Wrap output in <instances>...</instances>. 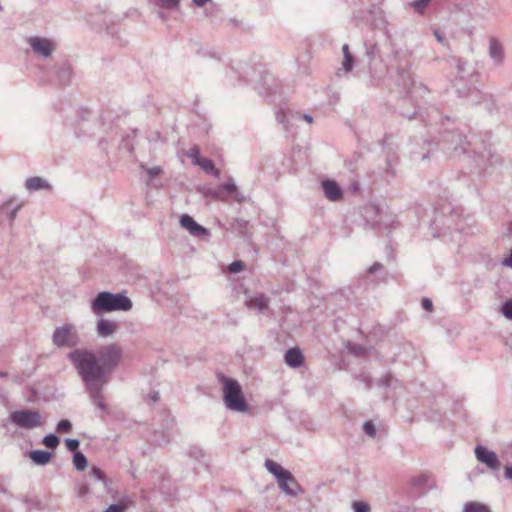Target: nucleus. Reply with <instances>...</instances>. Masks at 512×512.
<instances>
[{"mask_svg":"<svg viewBox=\"0 0 512 512\" xmlns=\"http://www.w3.org/2000/svg\"><path fill=\"white\" fill-rule=\"evenodd\" d=\"M73 465L78 471H83L87 467V458L82 452L76 451L74 453Z\"/></svg>","mask_w":512,"mask_h":512,"instance_id":"26","label":"nucleus"},{"mask_svg":"<svg viewBox=\"0 0 512 512\" xmlns=\"http://www.w3.org/2000/svg\"><path fill=\"white\" fill-rule=\"evenodd\" d=\"M342 52H343L344 57L352 56V54L349 51V45L348 44H344L343 45Z\"/></svg>","mask_w":512,"mask_h":512,"instance_id":"54","label":"nucleus"},{"mask_svg":"<svg viewBox=\"0 0 512 512\" xmlns=\"http://www.w3.org/2000/svg\"><path fill=\"white\" fill-rule=\"evenodd\" d=\"M348 349L352 354L356 356H363L366 352L365 348L358 344L351 345Z\"/></svg>","mask_w":512,"mask_h":512,"instance_id":"42","label":"nucleus"},{"mask_svg":"<svg viewBox=\"0 0 512 512\" xmlns=\"http://www.w3.org/2000/svg\"><path fill=\"white\" fill-rule=\"evenodd\" d=\"M455 62H456V65H457V71H458V75L463 78L464 77V72L466 70V65H467V62L466 61H463L461 59H455Z\"/></svg>","mask_w":512,"mask_h":512,"instance_id":"46","label":"nucleus"},{"mask_svg":"<svg viewBox=\"0 0 512 512\" xmlns=\"http://www.w3.org/2000/svg\"><path fill=\"white\" fill-rule=\"evenodd\" d=\"M52 454L44 450H34L30 452V458L36 465L44 466L51 460Z\"/></svg>","mask_w":512,"mask_h":512,"instance_id":"22","label":"nucleus"},{"mask_svg":"<svg viewBox=\"0 0 512 512\" xmlns=\"http://www.w3.org/2000/svg\"><path fill=\"white\" fill-rule=\"evenodd\" d=\"M10 421L19 428L32 430L43 425L41 413L33 409L13 411L9 415Z\"/></svg>","mask_w":512,"mask_h":512,"instance_id":"4","label":"nucleus"},{"mask_svg":"<svg viewBox=\"0 0 512 512\" xmlns=\"http://www.w3.org/2000/svg\"><path fill=\"white\" fill-rule=\"evenodd\" d=\"M141 168L147 170V173H148V175H149V177L151 179L156 177V176H158L162 172V169H161L160 166H154L152 168H146V166L144 164H141Z\"/></svg>","mask_w":512,"mask_h":512,"instance_id":"40","label":"nucleus"},{"mask_svg":"<svg viewBox=\"0 0 512 512\" xmlns=\"http://www.w3.org/2000/svg\"><path fill=\"white\" fill-rule=\"evenodd\" d=\"M226 408L238 413H251L240 384L230 378H226Z\"/></svg>","mask_w":512,"mask_h":512,"instance_id":"3","label":"nucleus"},{"mask_svg":"<svg viewBox=\"0 0 512 512\" xmlns=\"http://www.w3.org/2000/svg\"><path fill=\"white\" fill-rule=\"evenodd\" d=\"M123 349L117 343L100 346L96 352L87 349H75L68 354V359L81 377L92 402L103 412V389L109 382L111 374L122 360Z\"/></svg>","mask_w":512,"mask_h":512,"instance_id":"1","label":"nucleus"},{"mask_svg":"<svg viewBox=\"0 0 512 512\" xmlns=\"http://www.w3.org/2000/svg\"><path fill=\"white\" fill-rule=\"evenodd\" d=\"M245 268V263L241 260H236L232 262L226 270H228L230 273H238Z\"/></svg>","mask_w":512,"mask_h":512,"instance_id":"34","label":"nucleus"},{"mask_svg":"<svg viewBox=\"0 0 512 512\" xmlns=\"http://www.w3.org/2000/svg\"><path fill=\"white\" fill-rule=\"evenodd\" d=\"M404 74H405V73L403 72V73H402V77H404ZM403 82H404V85H406V79H405V78H403Z\"/></svg>","mask_w":512,"mask_h":512,"instance_id":"61","label":"nucleus"},{"mask_svg":"<svg viewBox=\"0 0 512 512\" xmlns=\"http://www.w3.org/2000/svg\"><path fill=\"white\" fill-rule=\"evenodd\" d=\"M126 509H127V505L125 503H123V502H119V503L110 505L103 512H125Z\"/></svg>","mask_w":512,"mask_h":512,"instance_id":"37","label":"nucleus"},{"mask_svg":"<svg viewBox=\"0 0 512 512\" xmlns=\"http://www.w3.org/2000/svg\"><path fill=\"white\" fill-rule=\"evenodd\" d=\"M502 264L504 266L512 268V250L510 255L502 261Z\"/></svg>","mask_w":512,"mask_h":512,"instance_id":"52","label":"nucleus"},{"mask_svg":"<svg viewBox=\"0 0 512 512\" xmlns=\"http://www.w3.org/2000/svg\"><path fill=\"white\" fill-rule=\"evenodd\" d=\"M24 206V201H18L16 198H11L3 203L2 209L6 210V214L10 221H14L17 217L18 211Z\"/></svg>","mask_w":512,"mask_h":512,"instance_id":"17","label":"nucleus"},{"mask_svg":"<svg viewBox=\"0 0 512 512\" xmlns=\"http://www.w3.org/2000/svg\"><path fill=\"white\" fill-rule=\"evenodd\" d=\"M276 119L279 123H282L284 125V128L286 130H288V124H287V120H286V115H285V112L284 111H278L276 113Z\"/></svg>","mask_w":512,"mask_h":512,"instance_id":"48","label":"nucleus"},{"mask_svg":"<svg viewBox=\"0 0 512 512\" xmlns=\"http://www.w3.org/2000/svg\"><path fill=\"white\" fill-rule=\"evenodd\" d=\"M469 145L470 142L466 141L462 134L456 132H448L442 139V148L450 152L452 156H460L466 153Z\"/></svg>","mask_w":512,"mask_h":512,"instance_id":"6","label":"nucleus"},{"mask_svg":"<svg viewBox=\"0 0 512 512\" xmlns=\"http://www.w3.org/2000/svg\"><path fill=\"white\" fill-rule=\"evenodd\" d=\"M25 187L27 190L34 192L42 189H50L51 185L42 177H30L25 181Z\"/></svg>","mask_w":512,"mask_h":512,"instance_id":"20","label":"nucleus"},{"mask_svg":"<svg viewBox=\"0 0 512 512\" xmlns=\"http://www.w3.org/2000/svg\"><path fill=\"white\" fill-rule=\"evenodd\" d=\"M56 429L60 433H69L72 429V424L69 420L63 419L58 422Z\"/></svg>","mask_w":512,"mask_h":512,"instance_id":"33","label":"nucleus"},{"mask_svg":"<svg viewBox=\"0 0 512 512\" xmlns=\"http://www.w3.org/2000/svg\"><path fill=\"white\" fill-rule=\"evenodd\" d=\"M72 77V69L69 65L62 66L58 71V79L61 84L66 85Z\"/></svg>","mask_w":512,"mask_h":512,"instance_id":"27","label":"nucleus"},{"mask_svg":"<svg viewBox=\"0 0 512 512\" xmlns=\"http://www.w3.org/2000/svg\"><path fill=\"white\" fill-rule=\"evenodd\" d=\"M426 158H427V155L423 154L422 159L424 160Z\"/></svg>","mask_w":512,"mask_h":512,"instance_id":"62","label":"nucleus"},{"mask_svg":"<svg viewBox=\"0 0 512 512\" xmlns=\"http://www.w3.org/2000/svg\"><path fill=\"white\" fill-rule=\"evenodd\" d=\"M210 1L211 0H193L194 4L199 7L204 6L207 2H210Z\"/></svg>","mask_w":512,"mask_h":512,"instance_id":"55","label":"nucleus"},{"mask_svg":"<svg viewBox=\"0 0 512 512\" xmlns=\"http://www.w3.org/2000/svg\"><path fill=\"white\" fill-rule=\"evenodd\" d=\"M180 225L189 231V233L201 239L206 238L209 235L208 230L198 224L190 215L184 214L180 217Z\"/></svg>","mask_w":512,"mask_h":512,"instance_id":"9","label":"nucleus"},{"mask_svg":"<svg viewBox=\"0 0 512 512\" xmlns=\"http://www.w3.org/2000/svg\"><path fill=\"white\" fill-rule=\"evenodd\" d=\"M65 445L69 451L76 452V450L79 448L80 442L77 439H66Z\"/></svg>","mask_w":512,"mask_h":512,"instance_id":"41","label":"nucleus"},{"mask_svg":"<svg viewBox=\"0 0 512 512\" xmlns=\"http://www.w3.org/2000/svg\"><path fill=\"white\" fill-rule=\"evenodd\" d=\"M91 476L93 478H95L96 480H98V481H104L105 480L104 472L100 468H98V467H93L91 469Z\"/></svg>","mask_w":512,"mask_h":512,"instance_id":"44","label":"nucleus"},{"mask_svg":"<svg viewBox=\"0 0 512 512\" xmlns=\"http://www.w3.org/2000/svg\"><path fill=\"white\" fill-rule=\"evenodd\" d=\"M249 196L239 191L234 179L226 176V202L234 200L238 203H244L249 200Z\"/></svg>","mask_w":512,"mask_h":512,"instance_id":"13","label":"nucleus"},{"mask_svg":"<svg viewBox=\"0 0 512 512\" xmlns=\"http://www.w3.org/2000/svg\"><path fill=\"white\" fill-rule=\"evenodd\" d=\"M321 187L325 197L329 201L338 202L342 200L343 191L336 181L330 179L323 180L321 182Z\"/></svg>","mask_w":512,"mask_h":512,"instance_id":"11","label":"nucleus"},{"mask_svg":"<svg viewBox=\"0 0 512 512\" xmlns=\"http://www.w3.org/2000/svg\"><path fill=\"white\" fill-rule=\"evenodd\" d=\"M218 379H219V381L221 383V390L224 392V376L221 373H219L218 374Z\"/></svg>","mask_w":512,"mask_h":512,"instance_id":"58","label":"nucleus"},{"mask_svg":"<svg viewBox=\"0 0 512 512\" xmlns=\"http://www.w3.org/2000/svg\"><path fill=\"white\" fill-rule=\"evenodd\" d=\"M363 430L365 431V433L367 435H369L370 437H374L376 435V427L375 425L373 424V422L371 421H366L364 424H363Z\"/></svg>","mask_w":512,"mask_h":512,"instance_id":"39","label":"nucleus"},{"mask_svg":"<svg viewBox=\"0 0 512 512\" xmlns=\"http://www.w3.org/2000/svg\"><path fill=\"white\" fill-rule=\"evenodd\" d=\"M250 71H252V68L248 64L232 62L229 68L226 69V78L232 85H236L240 81L246 80Z\"/></svg>","mask_w":512,"mask_h":512,"instance_id":"8","label":"nucleus"},{"mask_svg":"<svg viewBox=\"0 0 512 512\" xmlns=\"http://www.w3.org/2000/svg\"><path fill=\"white\" fill-rule=\"evenodd\" d=\"M293 117L296 119H303L304 121H306L309 124L313 123V117L307 113H304V114L296 113L295 115H293Z\"/></svg>","mask_w":512,"mask_h":512,"instance_id":"49","label":"nucleus"},{"mask_svg":"<svg viewBox=\"0 0 512 512\" xmlns=\"http://www.w3.org/2000/svg\"><path fill=\"white\" fill-rule=\"evenodd\" d=\"M354 59L353 56L344 57L342 66L345 72H350L353 68Z\"/></svg>","mask_w":512,"mask_h":512,"instance_id":"43","label":"nucleus"},{"mask_svg":"<svg viewBox=\"0 0 512 512\" xmlns=\"http://www.w3.org/2000/svg\"><path fill=\"white\" fill-rule=\"evenodd\" d=\"M132 306V301L124 293L108 291L98 293L90 303L91 311L96 316L112 311H129Z\"/></svg>","mask_w":512,"mask_h":512,"instance_id":"2","label":"nucleus"},{"mask_svg":"<svg viewBox=\"0 0 512 512\" xmlns=\"http://www.w3.org/2000/svg\"><path fill=\"white\" fill-rule=\"evenodd\" d=\"M366 54L373 60L380 55V48L376 44L370 45L366 48Z\"/></svg>","mask_w":512,"mask_h":512,"instance_id":"38","label":"nucleus"},{"mask_svg":"<svg viewBox=\"0 0 512 512\" xmlns=\"http://www.w3.org/2000/svg\"><path fill=\"white\" fill-rule=\"evenodd\" d=\"M27 42L32 51L43 58L51 56L53 51L56 49L54 41L45 37L31 36L27 39Z\"/></svg>","mask_w":512,"mask_h":512,"instance_id":"7","label":"nucleus"},{"mask_svg":"<svg viewBox=\"0 0 512 512\" xmlns=\"http://www.w3.org/2000/svg\"><path fill=\"white\" fill-rule=\"evenodd\" d=\"M197 165L200 166L205 172L211 175H214L216 177L220 175V171L215 168L213 161L208 158H202Z\"/></svg>","mask_w":512,"mask_h":512,"instance_id":"25","label":"nucleus"},{"mask_svg":"<svg viewBox=\"0 0 512 512\" xmlns=\"http://www.w3.org/2000/svg\"><path fill=\"white\" fill-rule=\"evenodd\" d=\"M158 396H159V395H158V393H156L155 395H153V399H154V400H157V399H158Z\"/></svg>","mask_w":512,"mask_h":512,"instance_id":"60","label":"nucleus"},{"mask_svg":"<svg viewBox=\"0 0 512 512\" xmlns=\"http://www.w3.org/2000/svg\"><path fill=\"white\" fill-rule=\"evenodd\" d=\"M52 342L58 348H73L80 344V336L76 326L67 323L57 327L52 335Z\"/></svg>","mask_w":512,"mask_h":512,"instance_id":"5","label":"nucleus"},{"mask_svg":"<svg viewBox=\"0 0 512 512\" xmlns=\"http://www.w3.org/2000/svg\"><path fill=\"white\" fill-rule=\"evenodd\" d=\"M353 512H369L370 506L362 501H353L352 502Z\"/></svg>","mask_w":512,"mask_h":512,"instance_id":"32","label":"nucleus"},{"mask_svg":"<svg viewBox=\"0 0 512 512\" xmlns=\"http://www.w3.org/2000/svg\"><path fill=\"white\" fill-rule=\"evenodd\" d=\"M429 481V475L420 474L411 479V485L416 488H424Z\"/></svg>","mask_w":512,"mask_h":512,"instance_id":"28","label":"nucleus"},{"mask_svg":"<svg viewBox=\"0 0 512 512\" xmlns=\"http://www.w3.org/2000/svg\"><path fill=\"white\" fill-rule=\"evenodd\" d=\"M187 157H189L190 159H192L193 163L195 165L198 164V162L202 159L200 157V150L197 146H194L192 148H190L188 151H187Z\"/></svg>","mask_w":512,"mask_h":512,"instance_id":"31","label":"nucleus"},{"mask_svg":"<svg viewBox=\"0 0 512 512\" xmlns=\"http://www.w3.org/2000/svg\"><path fill=\"white\" fill-rule=\"evenodd\" d=\"M462 512H491V510L486 504L469 501L464 504Z\"/></svg>","mask_w":512,"mask_h":512,"instance_id":"24","label":"nucleus"},{"mask_svg":"<svg viewBox=\"0 0 512 512\" xmlns=\"http://www.w3.org/2000/svg\"><path fill=\"white\" fill-rule=\"evenodd\" d=\"M226 25H233L234 27L239 26V22L236 19H230L228 22H226Z\"/></svg>","mask_w":512,"mask_h":512,"instance_id":"57","label":"nucleus"},{"mask_svg":"<svg viewBox=\"0 0 512 512\" xmlns=\"http://www.w3.org/2000/svg\"><path fill=\"white\" fill-rule=\"evenodd\" d=\"M434 35L435 37L437 38V40L440 42V43H443L444 42V37L441 35V33L439 31H435L434 32Z\"/></svg>","mask_w":512,"mask_h":512,"instance_id":"56","label":"nucleus"},{"mask_svg":"<svg viewBox=\"0 0 512 512\" xmlns=\"http://www.w3.org/2000/svg\"><path fill=\"white\" fill-rule=\"evenodd\" d=\"M421 304L423 309H425L426 311H432L433 303L429 298H423Z\"/></svg>","mask_w":512,"mask_h":512,"instance_id":"50","label":"nucleus"},{"mask_svg":"<svg viewBox=\"0 0 512 512\" xmlns=\"http://www.w3.org/2000/svg\"><path fill=\"white\" fill-rule=\"evenodd\" d=\"M429 0H414L411 2V6L419 13H422L429 4Z\"/></svg>","mask_w":512,"mask_h":512,"instance_id":"36","label":"nucleus"},{"mask_svg":"<svg viewBox=\"0 0 512 512\" xmlns=\"http://www.w3.org/2000/svg\"><path fill=\"white\" fill-rule=\"evenodd\" d=\"M376 383L379 387L385 389L392 388L395 390L400 387L399 380L393 377L390 373H387L380 377Z\"/></svg>","mask_w":512,"mask_h":512,"instance_id":"23","label":"nucleus"},{"mask_svg":"<svg viewBox=\"0 0 512 512\" xmlns=\"http://www.w3.org/2000/svg\"><path fill=\"white\" fill-rule=\"evenodd\" d=\"M248 226V221H245V220H237L236 221V230L239 231V233L243 234V235H246L247 232L246 230V227Z\"/></svg>","mask_w":512,"mask_h":512,"instance_id":"47","label":"nucleus"},{"mask_svg":"<svg viewBox=\"0 0 512 512\" xmlns=\"http://www.w3.org/2000/svg\"><path fill=\"white\" fill-rule=\"evenodd\" d=\"M264 466L271 474L274 475L277 481L281 480L283 482L287 473H290V471L284 469L280 464L271 459L265 460Z\"/></svg>","mask_w":512,"mask_h":512,"instance_id":"18","label":"nucleus"},{"mask_svg":"<svg viewBox=\"0 0 512 512\" xmlns=\"http://www.w3.org/2000/svg\"><path fill=\"white\" fill-rule=\"evenodd\" d=\"M277 483L280 489L290 496H297L302 491L300 485L291 472L287 473V476L284 477L283 482L279 480Z\"/></svg>","mask_w":512,"mask_h":512,"instance_id":"14","label":"nucleus"},{"mask_svg":"<svg viewBox=\"0 0 512 512\" xmlns=\"http://www.w3.org/2000/svg\"><path fill=\"white\" fill-rule=\"evenodd\" d=\"M505 476L507 479L512 481V466H507L505 468Z\"/></svg>","mask_w":512,"mask_h":512,"instance_id":"53","label":"nucleus"},{"mask_svg":"<svg viewBox=\"0 0 512 512\" xmlns=\"http://www.w3.org/2000/svg\"><path fill=\"white\" fill-rule=\"evenodd\" d=\"M382 268V265L378 262H375L372 266L369 267L368 272L374 273Z\"/></svg>","mask_w":512,"mask_h":512,"instance_id":"51","label":"nucleus"},{"mask_svg":"<svg viewBox=\"0 0 512 512\" xmlns=\"http://www.w3.org/2000/svg\"><path fill=\"white\" fill-rule=\"evenodd\" d=\"M355 378L361 383H363L366 389H370L372 387L373 380L369 373L361 372L358 375H356Z\"/></svg>","mask_w":512,"mask_h":512,"instance_id":"30","label":"nucleus"},{"mask_svg":"<svg viewBox=\"0 0 512 512\" xmlns=\"http://www.w3.org/2000/svg\"><path fill=\"white\" fill-rule=\"evenodd\" d=\"M2 11H3V6H2V5H0V12H2Z\"/></svg>","mask_w":512,"mask_h":512,"instance_id":"63","label":"nucleus"},{"mask_svg":"<svg viewBox=\"0 0 512 512\" xmlns=\"http://www.w3.org/2000/svg\"><path fill=\"white\" fill-rule=\"evenodd\" d=\"M373 212L379 214L380 219L373 223V227L381 229H392L394 227L395 221L392 215L387 213H381L380 210L376 207H372Z\"/></svg>","mask_w":512,"mask_h":512,"instance_id":"19","label":"nucleus"},{"mask_svg":"<svg viewBox=\"0 0 512 512\" xmlns=\"http://www.w3.org/2000/svg\"><path fill=\"white\" fill-rule=\"evenodd\" d=\"M5 376H7V373H5V372H0V377H5Z\"/></svg>","mask_w":512,"mask_h":512,"instance_id":"59","label":"nucleus"},{"mask_svg":"<svg viewBox=\"0 0 512 512\" xmlns=\"http://www.w3.org/2000/svg\"><path fill=\"white\" fill-rule=\"evenodd\" d=\"M475 456L481 463L486 464L490 469H498L500 462L495 452L487 449L484 446H477L475 448Z\"/></svg>","mask_w":512,"mask_h":512,"instance_id":"10","label":"nucleus"},{"mask_svg":"<svg viewBox=\"0 0 512 512\" xmlns=\"http://www.w3.org/2000/svg\"><path fill=\"white\" fill-rule=\"evenodd\" d=\"M501 312L507 319L512 320V299L502 304Z\"/></svg>","mask_w":512,"mask_h":512,"instance_id":"35","label":"nucleus"},{"mask_svg":"<svg viewBox=\"0 0 512 512\" xmlns=\"http://www.w3.org/2000/svg\"><path fill=\"white\" fill-rule=\"evenodd\" d=\"M160 5L166 9H173L179 5V0H159Z\"/></svg>","mask_w":512,"mask_h":512,"instance_id":"45","label":"nucleus"},{"mask_svg":"<svg viewBox=\"0 0 512 512\" xmlns=\"http://www.w3.org/2000/svg\"><path fill=\"white\" fill-rule=\"evenodd\" d=\"M246 304L250 308H255L259 312H262L268 308V299L263 294L256 295L246 301Z\"/></svg>","mask_w":512,"mask_h":512,"instance_id":"21","label":"nucleus"},{"mask_svg":"<svg viewBox=\"0 0 512 512\" xmlns=\"http://www.w3.org/2000/svg\"><path fill=\"white\" fill-rule=\"evenodd\" d=\"M43 444L47 448L55 449L59 445V438L53 433L47 434L43 438Z\"/></svg>","mask_w":512,"mask_h":512,"instance_id":"29","label":"nucleus"},{"mask_svg":"<svg viewBox=\"0 0 512 512\" xmlns=\"http://www.w3.org/2000/svg\"><path fill=\"white\" fill-rule=\"evenodd\" d=\"M118 322L106 318H100L96 324V333L101 338L112 337L118 330Z\"/></svg>","mask_w":512,"mask_h":512,"instance_id":"12","label":"nucleus"},{"mask_svg":"<svg viewBox=\"0 0 512 512\" xmlns=\"http://www.w3.org/2000/svg\"><path fill=\"white\" fill-rule=\"evenodd\" d=\"M489 55L497 65H500L504 60L503 47L501 43L495 38H491L489 40Z\"/></svg>","mask_w":512,"mask_h":512,"instance_id":"16","label":"nucleus"},{"mask_svg":"<svg viewBox=\"0 0 512 512\" xmlns=\"http://www.w3.org/2000/svg\"><path fill=\"white\" fill-rule=\"evenodd\" d=\"M284 360L289 367L299 368L304 362V357L299 348H290L286 351Z\"/></svg>","mask_w":512,"mask_h":512,"instance_id":"15","label":"nucleus"}]
</instances>
